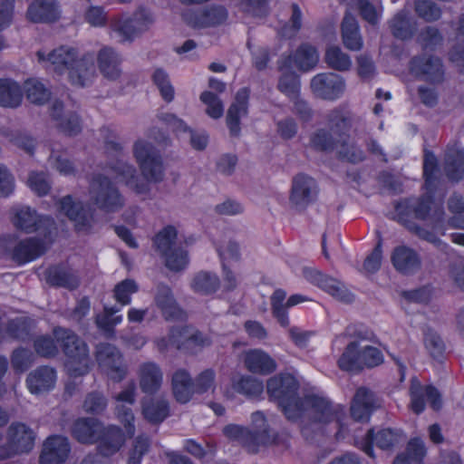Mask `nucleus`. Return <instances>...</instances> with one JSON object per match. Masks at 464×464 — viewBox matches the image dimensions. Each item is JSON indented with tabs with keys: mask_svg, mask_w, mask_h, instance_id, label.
Listing matches in <instances>:
<instances>
[{
	"mask_svg": "<svg viewBox=\"0 0 464 464\" xmlns=\"http://www.w3.org/2000/svg\"><path fill=\"white\" fill-rule=\"evenodd\" d=\"M53 333L54 338L50 334L34 338V349L37 355L46 359L54 358L59 353V345L67 359L69 374L72 377L87 374L92 364L88 344L71 329L55 327Z\"/></svg>",
	"mask_w": 464,
	"mask_h": 464,
	"instance_id": "obj_1",
	"label": "nucleus"
},
{
	"mask_svg": "<svg viewBox=\"0 0 464 464\" xmlns=\"http://www.w3.org/2000/svg\"><path fill=\"white\" fill-rule=\"evenodd\" d=\"M39 62H47L50 68L58 74L67 72L72 84L88 86L96 76L95 54L85 53L79 55L75 48L63 45L47 55L44 52L36 53Z\"/></svg>",
	"mask_w": 464,
	"mask_h": 464,
	"instance_id": "obj_2",
	"label": "nucleus"
},
{
	"mask_svg": "<svg viewBox=\"0 0 464 464\" xmlns=\"http://www.w3.org/2000/svg\"><path fill=\"white\" fill-rule=\"evenodd\" d=\"M73 438L83 444H97V450L104 456H112L125 443V433L116 425L104 427L97 419L79 418L72 429Z\"/></svg>",
	"mask_w": 464,
	"mask_h": 464,
	"instance_id": "obj_3",
	"label": "nucleus"
},
{
	"mask_svg": "<svg viewBox=\"0 0 464 464\" xmlns=\"http://www.w3.org/2000/svg\"><path fill=\"white\" fill-rule=\"evenodd\" d=\"M301 409L299 417H305L308 420V426L303 428L304 436L309 435L310 430H320L328 425H334L338 428L336 435L344 437L346 434L345 423L343 416L344 408L340 404H333L328 398L323 394H311L301 400L299 403Z\"/></svg>",
	"mask_w": 464,
	"mask_h": 464,
	"instance_id": "obj_4",
	"label": "nucleus"
},
{
	"mask_svg": "<svg viewBox=\"0 0 464 464\" xmlns=\"http://www.w3.org/2000/svg\"><path fill=\"white\" fill-rule=\"evenodd\" d=\"M53 234H36L34 237H26L17 241L13 246L5 243V238L0 239V257L11 260L18 266L32 263L51 248L53 244Z\"/></svg>",
	"mask_w": 464,
	"mask_h": 464,
	"instance_id": "obj_5",
	"label": "nucleus"
},
{
	"mask_svg": "<svg viewBox=\"0 0 464 464\" xmlns=\"http://www.w3.org/2000/svg\"><path fill=\"white\" fill-rule=\"evenodd\" d=\"M395 211L400 222L406 224L411 218L430 219L435 224H441L444 209L441 204L435 203L431 194L420 198H406L398 202Z\"/></svg>",
	"mask_w": 464,
	"mask_h": 464,
	"instance_id": "obj_6",
	"label": "nucleus"
},
{
	"mask_svg": "<svg viewBox=\"0 0 464 464\" xmlns=\"http://www.w3.org/2000/svg\"><path fill=\"white\" fill-rule=\"evenodd\" d=\"M298 383L291 374L277 375L267 382V392L276 401L289 420H295L301 412L299 403L302 399L296 395Z\"/></svg>",
	"mask_w": 464,
	"mask_h": 464,
	"instance_id": "obj_7",
	"label": "nucleus"
},
{
	"mask_svg": "<svg viewBox=\"0 0 464 464\" xmlns=\"http://www.w3.org/2000/svg\"><path fill=\"white\" fill-rule=\"evenodd\" d=\"M154 15L150 10L139 7L131 16L113 19L111 30L121 43H131L143 33L147 32L154 23Z\"/></svg>",
	"mask_w": 464,
	"mask_h": 464,
	"instance_id": "obj_8",
	"label": "nucleus"
},
{
	"mask_svg": "<svg viewBox=\"0 0 464 464\" xmlns=\"http://www.w3.org/2000/svg\"><path fill=\"white\" fill-rule=\"evenodd\" d=\"M91 201L106 212H116L124 205V198L109 176L96 174L89 185Z\"/></svg>",
	"mask_w": 464,
	"mask_h": 464,
	"instance_id": "obj_9",
	"label": "nucleus"
},
{
	"mask_svg": "<svg viewBox=\"0 0 464 464\" xmlns=\"http://www.w3.org/2000/svg\"><path fill=\"white\" fill-rule=\"evenodd\" d=\"M382 360V354L377 348L367 345L363 342H352L347 345L338 363L343 370L353 371L364 366H376Z\"/></svg>",
	"mask_w": 464,
	"mask_h": 464,
	"instance_id": "obj_10",
	"label": "nucleus"
},
{
	"mask_svg": "<svg viewBox=\"0 0 464 464\" xmlns=\"http://www.w3.org/2000/svg\"><path fill=\"white\" fill-rule=\"evenodd\" d=\"M132 152L147 180L157 182L162 179L164 173L162 159L151 142L141 139L136 140Z\"/></svg>",
	"mask_w": 464,
	"mask_h": 464,
	"instance_id": "obj_11",
	"label": "nucleus"
},
{
	"mask_svg": "<svg viewBox=\"0 0 464 464\" xmlns=\"http://www.w3.org/2000/svg\"><path fill=\"white\" fill-rule=\"evenodd\" d=\"M95 360L101 370L113 382H121L128 374V365L121 351L113 344L101 343L95 349Z\"/></svg>",
	"mask_w": 464,
	"mask_h": 464,
	"instance_id": "obj_12",
	"label": "nucleus"
},
{
	"mask_svg": "<svg viewBox=\"0 0 464 464\" xmlns=\"http://www.w3.org/2000/svg\"><path fill=\"white\" fill-rule=\"evenodd\" d=\"M95 360L101 370L113 382H121L128 374V365L121 351L113 344L101 343L95 349Z\"/></svg>",
	"mask_w": 464,
	"mask_h": 464,
	"instance_id": "obj_13",
	"label": "nucleus"
},
{
	"mask_svg": "<svg viewBox=\"0 0 464 464\" xmlns=\"http://www.w3.org/2000/svg\"><path fill=\"white\" fill-rule=\"evenodd\" d=\"M252 422L256 428L255 433L237 425H228L224 429V434L232 440H236L246 447L250 451H256V446L266 443V419L262 412L252 415Z\"/></svg>",
	"mask_w": 464,
	"mask_h": 464,
	"instance_id": "obj_14",
	"label": "nucleus"
},
{
	"mask_svg": "<svg viewBox=\"0 0 464 464\" xmlns=\"http://www.w3.org/2000/svg\"><path fill=\"white\" fill-rule=\"evenodd\" d=\"M14 226L23 231L52 232L55 229L54 219L49 216H40L28 206H15L11 209Z\"/></svg>",
	"mask_w": 464,
	"mask_h": 464,
	"instance_id": "obj_15",
	"label": "nucleus"
},
{
	"mask_svg": "<svg viewBox=\"0 0 464 464\" xmlns=\"http://www.w3.org/2000/svg\"><path fill=\"white\" fill-rule=\"evenodd\" d=\"M319 188L314 179L300 173L294 177L289 196L291 207L303 211L315 202Z\"/></svg>",
	"mask_w": 464,
	"mask_h": 464,
	"instance_id": "obj_16",
	"label": "nucleus"
},
{
	"mask_svg": "<svg viewBox=\"0 0 464 464\" xmlns=\"http://www.w3.org/2000/svg\"><path fill=\"white\" fill-rule=\"evenodd\" d=\"M215 374L211 370L204 371L198 378L196 387L188 373L184 370L176 372V401L185 403L193 393L205 392L213 387Z\"/></svg>",
	"mask_w": 464,
	"mask_h": 464,
	"instance_id": "obj_17",
	"label": "nucleus"
},
{
	"mask_svg": "<svg viewBox=\"0 0 464 464\" xmlns=\"http://www.w3.org/2000/svg\"><path fill=\"white\" fill-rule=\"evenodd\" d=\"M57 205L59 212L67 217L76 229L87 230L93 227L96 220L93 210L90 207L74 200L70 195L60 198Z\"/></svg>",
	"mask_w": 464,
	"mask_h": 464,
	"instance_id": "obj_18",
	"label": "nucleus"
},
{
	"mask_svg": "<svg viewBox=\"0 0 464 464\" xmlns=\"http://www.w3.org/2000/svg\"><path fill=\"white\" fill-rule=\"evenodd\" d=\"M312 92L320 99L334 101L345 91V82L342 76L334 72H322L314 75L310 82Z\"/></svg>",
	"mask_w": 464,
	"mask_h": 464,
	"instance_id": "obj_19",
	"label": "nucleus"
},
{
	"mask_svg": "<svg viewBox=\"0 0 464 464\" xmlns=\"http://www.w3.org/2000/svg\"><path fill=\"white\" fill-rule=\"evenodd\" d=\"M411 71L420 79L431 83H440L444 79V66L441 60L434 55L422 54L411 61Z\"/></svg>",
	"mask_w": 464,
	"mask_h": 464,
	"instance_id": "obj_20",
	"label": "nucleus"
},
{
	"mask_svg": "<svg viewBox=\"0 0 464 464\" xmlns=\"http://www.w3.org/2000/svg\"><path fill=\"white\" fill-rule=\"evenodd\" d=\"M71 444L67 437L50 435L43 443L39 455V464H64L71 453Z\"/></svg>",
	"mask_w": 464,
	"mask_h": 464,
	"instance_id": "obj_21",
	"label": "nucleus"
},
{
	"mask_svg": "<svg viewBox=\"0 0 464 464\" xmlns=\"http://www.w3.org/2000/svg\"><path fill=\"white\" fill-rule=\"evenodd\" d=\"M425 400L429 401L433 410L441 407V397L438 390L432 386H422L417 379L411 381V408L419 414L425 409Z\"/></svg>",
	"mask_w": 464,
	"mask_h": 464,
	"instance_id": "obj_22",
	"label": "nucleus"
},
{
	"mask_svg": "<svg viewBox=\"0 0 464 464\" xmlns=\"http://www.w3.org/2000/svg\"><path fill=\"white\" fill-rule=\"evenodd\" d=\"M46 283L55 288L75 290L80 285V279L74 271L65 263L49 266L44 271Z\"/></svg>",
	"mask_w": 464,
	"mask_h": 464,
	"instance_id": "obj_23",
	"label": "nucleus"
},
{
	"mask_svg": "<svg viewBox=\"0 0 464 464\" xmlns=\"http://www.w3.org/2000/svg\"><path fill=\"white\" fill-rule=\"evenodd\" d=\"M56 371L48 365H41L32 371L26 378V386L32 394L39 395L54 388Z\"/></svg>",
	"mask_w": 464,
	"mask_h": 464,
	"instance_id": "obj_24",
	"label": "nucleus"
},
{
	"mask_svg": "<svg viewBox=\"0 0 464 464\" xmlns=\"http://www.w3.org/2000/svg\"><path fill=\"white\" fill-rule=\"evenodd\" d=\"M249 91L241 88L236 94L235 102L230 105L227 113V125L230 135L237 137L240 134V120L248 112Z\"/></svg>",
	"mask_w": 464,
	"mask_h": 464,
	"instance_id": "obj_25",
	"label": "nucleus"
},
{
	"mask_svg": "<svg viewBox=\"0 0 464 464\" xmlns=\"http://www.w3.org/2000/svg\"><path fill=\"white\" fill-rule=\"evenodd\" d=\"M111 176L121 182H124L126 186L135 190L137 193H143L147 190V186L143 181L140 182L136 169L121 160H117L114 163H110L106 170Z\"/></svg>",
	"mask_w": 464,
	"mask_h": 464,
	"instance_id": "obj_26",
	"label": "nucleus"
},
{
	"mask_svg": "<svg viewBox=\"0 0 464 464\" xmlns=\"http://www.w3.org/2000/svg\"><path fill=\"white\" fill-rule=\"evenodd\" d=\"M185 314L176 308V346L194 350L207 341L192 327L183 324Z\"/></svg>",
	"mask_w": 464,
	"mask_h": 464,
	"instance_id": "obj_27",
	"label": "nucleus"
},
{
	"mask_svg": "<svg viewBox=\"0 0 464 464\" xmlns=\"http://www.w3.org/2000/svg\"><path fill=\"white\" fill-rule=\"evenodd\" d=\"M218 250L222 260L223 266L222 289L225 292L233 291L237 287V279L233 272L229 269V266L231 263L238 260V247L232 242H226L220 246Z\"/></svg>",
	"mask_w": 464,
	"mask_h": 464,
	"instance_id": "obj_28",
	"label": "nucleus"
},
{
	"mask_svg": "<svg viewBox=\"0 0 464 464\" xmlns=\"http://www.w3.org/2000/svg\"><path fill=\"white\" fill-rule=\"evenodd\" d=\"M329 130L333 133L343 139V136L359 120L347 108L338 106L330 111L325 116Z\"/></svg>",
	"mask_w": 464,
	"mask_h": 464,
	"instance_id": "obj_29",
	"label": "nucleus"
},
{
	"mask_svg": "<svg viewBox=\"0 0 464 464\" xmlns=\"http://www.w3.org/2000/svg\"><path fill=\"white\" fill-rule=\"evenodd\" d=\"M227 18V12L221 5H212L200 12L185 14L186 21L197 27L218 25L224 23Z\"/></svg>",
	"mask_w": 464,
	"mask_h": 464,
	"instance_id": "obj_30",
	"label": "nucleus"
},
{
	"mask_svg": "<svg viewBox=\"0 0 464 464\" xmlns=\"http://www.w3.org/2000/svg\"><path fill=\"white\" fill-rule=\"evenodd\" d=\"M7 437L20 454L30 452L34 446L35 434L23 422L12 423L8 428Z\"/></svg>",
	"mask_w": 464,
	"mask_h": 464,
	"instance_id": "obj_31",
	"label": "nucleus"
},
{
	"mask_svg": "<svg viewBox=\"0 0 464 464\" xmlns=\"http://www.w3.org/2000/svg\"><path fill=\"white\" fill-rule=\"evenodd\" d=\"M63 103L53 102L51 108V116L57 122L59 130L69 136H74L81 132L82 124L78 115L74 112L63 114Z\"/></svg>",
	"mask_w": 464,
	"mask_h": 464,
	"instance_id": "obj_32",
	"label": "nucleus"
},
{
	"mask_svg": "<svg viewBox=\"0 0 464 464\" xmlns=\"http://www.w3.org/2000/svg\"><path fill=\"white\" fill-rule=\"evenodd\" d=\"M373 394L364 388L357 390L352 404L351 415L353 421H367L374 409Z\"/></svg>",
	"mask_w": 464,
	"mask_h": 464,
	"instance_id": "obj_33",
	"label": "nucleus"
},
{
	"mask_svg": "<svg viewBox=\"0 0 464 464\" xmlns=\"http://www.w3.org/2000/svg\"><path fill=\"white\" fill-rule=\"evenodd\" d=\"M400 435L392 430H382L375 435L368 431L365 439L356 443L366 454L372 457V445L375 444L382 450H387L399 441Z\"/></svg>",
	"mask_w": 464,
	"mask_h": 464,
	"instance_id": "obj_34",
	"label": "nucleus"
},
{
	"mask_svg": "<svg viewBox=\"0 0 464 464\" xmlns=\"http://www.w3.org/2000/svg\"><path fill=\"white\" fill-rule=\"evenodd\" d=\"M59 11L54 0H34L28 7L27 17L34 23L55 21Z\"/></svg>",
	"mask_w": 464,
	"mask_h": 464,
	"instance_id": "obj_35",
	"label": "nucleus"
},
{
	"mask_svg": "<svg viewBox=\"0 0 464 464\" xmlns=\"http://www.w3.org/2000/svg\"><path fill=\"white\" fill-rule=\"evenodd\" d=\"M98 65L102 75L110 80H116L121 74V56L110 47H102L97 54Z\"/></svg>",
	"mask_w": 464,
	"mask_h": 464,
	"instance_id": "obj_36",
	"label": "nucleus"
},
{
	"mask_svg": "<svg viewBox=\"0 0 464 464\" xmlns=\"http://www.w3.org/2000/svg\"><path fill=\"white\" fill-rule=\"evenodd\" d=\"M162 383V372L154 362H145L140 368V387L145 394L156 393Z\"/></svg>",
	"mask_w": 464,
	"mask_h": 464,
	"instance_id": "obj_37",
	"label": "nucleus"
},
{
	"mask_svg": "<svg viewBox=\"0 0 464 464\" xmlns=\"http://www.w3.org/2000/svg\"><path fill=\"white\" fill-rule=\"evenodd\" d=\"M281 75L278 80L277 89L290 99L300 94V80L291 69V58H286L279 66Z\"/></svg>",
	"mask_w": 464,
	"mask_h": 464,
	"instance_id": "obj_38",
	"label": "nucleus"
},
{
	"mask_svg": "<svg viewBox=\"0 0 464 464\" xmlns=\"http://www.w3.org/2000/svg\"><path fill=\"white\" fill-rule=\"evenodd\" d=\"M393 266L401 273L411 274L420 268V261L418 255L411 248L398 246L392 255Z\"/></svg>",
	"mask_w": 464,
	"mask_h": 464,
	"instance_id": "obj_39",
	"label": "nucleus"
},
{
	"mask_svg": "<svg viewBox=\"0 0 464 464\" xmlns=\"http://www.w3.org/2000/svg\"><path fill=\"white\" fill-rule=\"evenodd\" d=\"M141 411L150 423L160 424L169 415V402L165 399L144 398L141 401Z\"/></svg>",
	"mask_w": 464,
	"mask_h": 464,
	"instance_id": "obj_40",
	"label": "nucleus"
},
{
	"mask_svg": "<svg viewBox=\"0 0 464 464\" xmlns=\"http://www.w3.org/2000/svg\"><path fill=\"white\" fill-rule=\"evenodd\" d=\"M445 172L449 179L459 181L464 178V149L449 148L445 154Z\"/></svg>",
	"mask_w": 464,
	"mask_h": 464,
	"instance_id": "obj_41",
	"label": "nucleus"
},
{
	"mask_svg": "<svg viewBox=\"0 0 464 464\" xmlns=\"http://www.w3.org/2000/svg\"><path fill=\"white\" fill-rule=\"evenodd\" d=\"M153 247L169 271H174V234H154Z\"/></svg>",
	"mask_w": 464,
	"mask_h": 464,
	"instance_id": "obj_42",
	"label": "nucleus"
},
{
	"mask_svg": "<svg viewBox=\"0 0 464 464\" xmlns=\"http://www.w3.org/2000/svg\"><path fill=\"white\" fill-rule=\"evenodd\" d=\"M342 39L344 46L352 51H359L362 47L359 24L350 14H346L342 22Z\"/></svg>",
	"mask_w": 464,
	"mask_h": 464,
	"instance_id": "obj_43",
	"label": "nucleus"
},
{
	"mask_svg": "<svg viewBox=\"0 0 464 464\" xmlns=\"http://www.w3.org/2000/svg\"><path fill=\"white\" fill-rule=\"evenodd\" d=\"M245 364L253 372L267 374L276 369L275 361L264 351L254 349L246 353Z\"/></svg>",
	"mask_w": 464,
	"mask_h": 464,
	"instance_id": "obj_44",
	"label": "nucleus"
},
{
	"mask_svg": "<svg viewBox=\"0 0 464 464\" xmlns=\"http://www.w3.org/2000/svg\"><path fill=\"white\" fill-rule=\"evenodd\" d=\"M32 332V322L28 317H15L9 319L0 334L2 337H8L12 340L25 342L30 340Z\"/></svg>",
	"mask_w": 464,
	"mask_h": 464,
	"instance_id": "obj_45",
	"label": "nucleus"
},
{
	"mask_svg": "<svg viewBox=\"0 0 464 464\" xmlns=\"http://www.w3.org/2000/svg\"><path fill=\"white\" fill-rule=\"evenodd\" d=\"M287 58H291V64L294 63L299 70L307 72L317 64L319 54L314 46L303 44L293 55Z\"/></svg>",
	"mask_w": 464,
	"mask_h": 464,
	"instance_id": "obj_46",
	"label": "nucleus"
},
{
	"mask_svg": "<svg viewBox=\"0 0 464 464\" xmlns=\"http://www.w3.org/2000/svg\"><path fill=\"white\" fill-rule=\"evenodd\" d=\"M23 99L20 85L11 79H0V106L6 108L18 107Z\"/></svg>",
	"mask_w": 464,
	"mask_h": 464,
	"instance_id": "obj_47",
	"label": "nucleus"
},
{
	"mask_svg": "<svg viewBox=\"0 0 464 464\" xmlns=\"http://www.w3.org/2000/svg\"><path fill=\"white\" fill-rule=\"evenodd\" d=\"M389 24L393 36L401 40L411 38L416 30L415 23L411 21L405 10L398 12L390 20Z\"/></svg>",
	"mask_w": 464,
	"mask_h": 464,
	"instance_id": "obj_48",
	"label": "nucleus"
},
{
	"mask_svg": "<svg viewBox=\"0 0 464 464\" xmlns=\"http://www.w3.org/2000/svg\"><path fill=\"white\" fill-rule=\"evenodd\" d=\"M155 303L166 321L174 319V295L168 285L164 283L157 285Z\"/></svg>",
	"mask_w": 464,
	"mask_h": 464,
	"instance_id": "obj_49",
	"label": "nucleus"
},
{
	"mask_svg": "<svg viewBox=\"0 0 464 464\" xmlns=\"http://www.w3.org/2000/svg\"><path fill=\"white\" fill-rule=\"evenodd\" d=\"M341 141L340 138L325 128L316 130L310 137L311 147L319 151H333Z\"/></svg>",
	"mask_w": 464,
	"mask_h": 464,
	"instance_id": "obj_50",
	"label": "nucleus"
},
{
	"mask_svg": "<svg viewBox=\"0 0 464 464\" xmlns=\"http://www.w3.org/2000/svg\"><path fill=\"white\" fill-rule=\"evenodd\" d=\"M324 61L330 68L339 72L348 71L352 66L351 57L337 45L327 47Z\"/></svg>",
	"mask_w": 464,
	"mask_h": 464,
	"instance_id": "obj_51",
	"label": "nucleus"
},
{
	"mask_svg": "<svg viewBox=\"0 0 464 464\" xmlns=\"http://www.w3.org/2000/svg\"><path fill=\"white\" fill-rule=\"evenodd\" d=\"M426 454L424 442L420 439L409 441L406 451L399 455L393 464H420Z\"/></svg>",
	"mask_w": 464,
	"mask_h": 464,
	"instance_id": "obj_52",
	"label": "nucleus"
},
{
	"mask_svg": "<svg viewBox=\"0 0 464 464\" xmlns=\"http://www.w3.org/2000/svg\"><path fill=\"white\" fill-rule=\"evenodd\" d=\"M121 311L117 306H104L103 313L97 315L96 325L105 333L113 334L115 327L122 322V315H116Z\"/></svg>",
	"mask_w": 464,
	"mask_h": 464,
	"instance_id": "obj_53",
	"label": "nucleus"
},
{
	"mask_svg": "<svg viewBox=\"0 0 464 464\" xmlns=\"http://www.w3.org/2000/svg\"><path fill=\"white\" fill-rule=\"evenodd\" d=\"M139 291V285L134 279L126 278L117 283L113 288V297L121 306L131 303V295Z\"/></svg>",
	"mask_w": 464,
	"mask_h": 464,
	"instance_id": "obj_54",
	"label": "nucleus"
},
{
	"mask_svg": "<svg viewBox=\"0 0 464 464\" xmlns=\"http://www.w3.org/2000/svg\"><path fill=\"white\" fill-rule=\"evenodd\" d=\"M27 99L34 104L42 105L49 101L51 92L40 81L30 79L24 83Z\"/></svg>",
	"mask_w": 464,
	"mask_h": 464,
	"instance_id": "obj_55",
	"label": "nucleus"
},
{
	"mask_svg": "<svg viewBox=\"0 0 464 464\" xmlns=\"http://www.w3.org/2000/svg\"><path fill=\"white\" fill-rule=\"evenodd\" d=\"M10 360L14 371L22 373L26 372L33 364L34 353L29 349L19 346L13 350Z\"/></svg>",
	"mask_w": 464,
	"mask_h": 464,
	"instance_id": "obj_56",
	"label": "nucleus"
},
{
	"mask_svg": "<svg viewBox=\"0 0 464 464\" xmlns=\"http://www.w3.org/2000/svg\"><path fill=\"white\" fill-rule=\"evenodd\" d=\"M152 81L162 99L167 102H172L174 99V89L169 75L164 70L158 68L152 74Z\"/></svg>",
	"mask_w": 464,
	"mask_h": 464,
	"instance_id": "obj_57",
	"label": "nucleus"
},
{
	"mask_svg": "<svg viewBox=\"0 0 464 464\" xmlns=\"http://www.w3.org/2000/svg\"><path fill=\"white\" fill-rule=\"evenodd\" d=\"M285 297L286 293L282 289L276 290L271 297L273 314L284 327L289 324L288 314L286 312L287 307L285 303Z\"/></svg>",
	"mask_w": 464,
	"mask_h": 464,
	"instance_id": "obj_58",
	"label": "nucleus"
},
{
	"mask_svg": "<svg viewBox=\"0 0 464 464\" xmlns=\"http://www.w3.org/2000/svg\"><path fill=\"white\" fill-rule=\"evenodd\" d=\"M321 284L323 285H319L318 287L334 298L343 302H350L352 300L351 293L346 289L344 285L337 279L325 276Z\"/></svg>",
	"mask_w": 464,
	"mask_h": 464,
	"instance_id": "obj_59",
	"label": "nucleus"
},
{
	"mask_svg": "<svg viewBox=\"0 0 464 464\" xmlns=\"http://www.w3.org/2000/svg\"><path fill=\"white\" fill-rule=\"evenodd\" d=\"M414 9L418 16L428 23L435 22L441 16L440 6L431 0H414Z\"/></svg>",
	"mask_w": 464,
	"mask_h": 464,
	"instance_id": "obj_60",
	"label": "nucleus"
},
{
	"mask_svg": "<svg viewBox=\"0 0 464 464\" xmlns=\"http://www.w3.org/2000/svg\"><path fill=\"white\" fill-rule=\"evenodd\" d=\"M218 284V280L217 276L201 272L194 277L191 286L194 291L199 294L208 295L216 291Z\"/></svg>",
	"mask_w": 464,
	"mask_h": 464,
	"instance_id": "obj_61",
	"label": "nucleus"
},
{
	"mask_svg": "<svg viewBox=\"0 0 464 464\" xmlns=\"http://www.w3.org/2000/svg\"><path fill=\"white\" fill-rule=\"evenodd\" d=\"M108 401L105 396L97 391L89 392L83 401V408L91 414H102L107 408Z\"/></svg>",
	"mask_w": 464,
	"mask_h": 464,
	"instance_id": "obj_62",
	"label": "nucleus"
},
{
	"mask_svg": "<svg viewBox=\"0 0 464 464\" xmlns=\"http://www.w3.org/2000/svg\"><path fill=\"white\" fill-rule=\"evenodd\" d=\"M27 184L38 196H45L51 189L49 177L44 172L33 171L29 174Z\"/></svg>",
	"mask_w": 464,
	"mask_h": 464,
	"instance_id": "obj_63",
	"label": "nucleus"
},
{
	"mask_svg": "<svg viewBox=\"0 0 464 464\" xmlns=\"http://www.w3.org/2000/svg\"><path fill=\"white\" fill-rule=\"evenodd\" d=\"M340 143L341 145L339 148L337 147V151L342 159L351 163H359L365 160L366 156L364 151L356 144L345 142L343 140Z\"/></svg>",
	"mask_w": 464,
	"mask_h": 464,
	"instance_id": "obj_64",
	"label": "nucleus"
}]
</instances>
